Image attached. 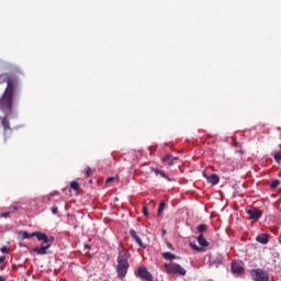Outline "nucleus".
<instances>
[{
  "mask_svg": "<svg viewBox=\"0 0 281 281\" xmlns=\"http://www.w3.org/2000/svg\"><path fill=\"white\" fill-rule=\"evenodd\" d=\"M7 88L0 98V111L4 113L1 117V125L3 127V143L8 144V139L12 137V127L10 126V115H12V101L14 100V93L16 87H19V78L8 72L0 74V85H5Z\"/></svg>",
  "mask_w": 281,
  "mask_h": 281,
  "instance_id": "obj_1",
  "label": "nucleus"
},
{
  "mask_svg": "<svg viewBox=\"0 0 281 281\" xmlns=\"http://www.w3.org/2000/svg\"><path fill=\"white\" fill-rule=\"evenodd\" d=\"M37 240H42L41 247H34L32 251L34 254H37V256H45L47 255V249L52 247V244L54 243V237H47V234L45 233H40L37 235Z\"/></svg>",
  "mask_w": 281,
  "mask_h": 281,
  "instance_id": "obj_2",
  "label": "nucleus"
},
{
  "mask_svg": "<svg viewBox=\"0 0 281 281\" xmlns=\"http://www.w3.org/2000/svg\"><path fill=\"white\" fill-rule=\"evenodd\" d=\"M166 273L172 274V276H186L188 271L184 270L183 267L179 263L170 262L164 265Z\"/></svg>",
  "mask_w": 281,
  "mask_h": 281,
  "instance_id": "obj_3",
  "label": "nucleus"
},
{
  "mask_svg": "<svg viewBox=\"0 0 281 281\" xmlns=\"http://www.w3.org/2000/svg\"><path fill=\"white\" fill-rule=\"evenodd\" d=\"M248 273H250L254 281H269V272H267L265 269H251L248 270Z\"/></svg>",
  "mask_w": 281,
  "mask_h": 281,
  "instance_id": "obj_4",
  "label": "nucleus"
},
{
  "mask_svg": "<svg viewBox=\"0 0 281 281\" xmlns=\"http://www.w3.org/2000/svg\"><path fill=\"white\" fill-rule=\"evenodd\" d=\"M136 276L140 278V280L153 281V274L146 267H138Z\"/></svg>",
  "mask_w": 281,
  "mask_h": 281,
  "instance_id": "obj_5",
  "label": "nucleus"
},
{
  "mask_svg": "<svg viewBox=\"0 0 281 281\" xmlns=\"http://www.w3.org/2000/svg\"><path fill=\"white\" fill-rule=\"evenodd\" d=\"M128 267H131L130 263H117L116 265V273H117L120 280H123L126 278V273H128Z\"/></svg>",
  "mask_w": 281,
  "mask_h": 281,
  "instance_id": "obj_6",
  "label": "nucleus"
},
{
  "mask_svg": "<svg viewBox=\"0 0 281 281\" xmlns=\"http://www.w3.org/2000/svg\"><path fill=\"white\" fill-rule=\"evenodd\" d=\"M246 213L248 214L251 221H259L260 217L262 216V211H260V209L258 207H251L247 210Z\"/></svg>",
  "mask_w": 281,
  "mask_h": 281,
  "instance_id": "obj_7",
  "label": "nucleus"
},
{
  "mask_svg": "<svg viewBox=\"0 0 281 281\" xmlns=\"http://www.w3.org/2000/svg\"><path fill=\"white\" fill-rule=\"evenodd\" d=\"M130 258H131V255L128 254V250H126V249L123 248V249L119 252L116 262H117V263H128V259H130Z\"/></svg>",
  "mask_w": 281,
  "mask_h": 281,
  "instance_id": "obj_8",
  "label": "nucleus"
},
{
  "mask_svg": "<svg viewBox=\"0 0 281 281\" xmlns=\"http://www.w3.org/2000/svg\"><path fill=\"white\" fill-rule=\"evenodd\" d=\"M178 159V157H175L171 154H167L162 158V164H165V166H175V161H177Z\"/></svg>",
  "mask_w": 281,
  "mask_h": 281,
  "instance_id": "obj_9",
  "label": "nucleus"
},
{
  "mask_svg": "<svg viewBox=\"0 0 281 281\" xmlns=\"http://www.w3.org/2000/svg\"><path fill=\"white\" fill-rule=\"evenodd\" d=\"M204 177L211 186H218V182L221 181V178H218V175L216 173H212L211 176L204 173Z\"/></svg>",
  "mask_w": 281,
  "mask_h": 281,
  "instance_id": "obj_10",
  "label": "nucleus"
},
{
  "mask_svg": "<svg viewBox=\"0 0 281 281\" xmlns=\"http://www.w3.org/2000/svg\"><path fill=\"white\" fill-rule=\"evenodd\" d=\"M38 234H41V232H34V233H27L26 231L20 232V236H21L22 240L34 238V236L36 238H38Z\"/></svg>",
  "mask_w": 281,
  "mask_h": 281,
  "instance_id": "obj_11",
  "label": "nucleus"
},
{
  "mask_svg": "<svg viewBox=\"0 0 281 281\" xmlns=\"http://www.w3.org/2000/svg\"><path fill=\"white\" fill-rule=\"evenodd\" d=\"M130 235L134 238L135 243H137V245L139 247L146 248V246L142 241V238H139V236L137 235V232H135V229H130Z\"/></svg>",
  "mask_w": 281,
  "mask_h": 281,
  "instance_id": "obj_12",
  "label": "nucleus"
},
{
  "mask_svg": "<svg viewBox=\"0 0 281 281\" xmlns=\"http://www.w3.org/2000/svg\"><path fill=\"white\" fill-rule=\"evenodd\" d=\"M231 269L233 273H243V263L235 261L232 263Z\"/></svg>",
  "mask_w": 281,
  "mask_h": 281,
  "instance_id": "obj_13",
  "label": "nucleus"
},
{
  "mask_svg": "<svg viewBox=\"0 0 281 281\" xmlns=\"http://www.w3.org/2000/svg\"><path fill=\"white\" fill-rule=\"evenodd\" d=\"M257 243H260L261 245H267L269 243V235L267 234H260L256 238Z\"/></svg>",
  "mask_w": 281,
  "mask_h": 281,
  "instance_id": "obj_14",
  "label": "nucleus"
},
{
  "mask_svg": "<svg viewBox=\"0 0 281 281\" xmlns=\"http://www.w3.org/2000/svg\"><path fill=\"white\" fill-rule=\"evenodd\" d=\"M200 247H210V243L205 239V237L203 236V234H200L196 238Z\"/></svg>",
  "mask_w": 281,
  "mask_h": 281,
  "instance_id": "obj_15",
  "label": "nucleus"
},
{
  "mask_svg": "<svg viewBox=\"0 0 281 281\" xmlns=\"http://www.w3.org/2000/svg\"><path fill=\"white\" fill-rule=\"evenodd\" d=\"M151 170H153V172H155V175H159L162 179H166L167 181H172V179H170V177H168L166 171L159 170V169H151Z\"/></svg>",
  "mask_w": 281,
  "mask_h": 281,
  "instance_id": "obj_16",
  "label": "nucleus"
},
{
  "mask_svg": "<svg viewBox=\"0 0 281 281\" xmlns=\"http://www.w3.org/2000/svg\"><path fill=\"white\" fill-rule=\"evenodd\" d=\"M161 256L165 260H177V259H179V257H177V255H175L170 251L162 252Z\"/></svg>",
  "mask_w": 281,
  "mask_h": 281,
  "instance_id": "obj_17",
  "label": "nucleus"
},
{
  "mask_svg": "<svg viewBox=\"0 0 281 281\" xmlns=\"http://www.w3.org/2000/svg\"><path fill=\"white\" fill-rule=\"evenodd\" d=\"M70 188L71 190H75V192H78L80 190V183L78 181H71Z\"/></svg>",
  "mask_w": 281,
  "mask_h": 281,
  "instance_id": "obj_18",
  "label": "nucleus"
},
{
  "mask_svg": "<svg viewBox=\"0 0 281 281\" xmlns=\"http://www.w3.org/2000/svg\"><path fill=\"white\" fill-rule=\"evenodd\" d=\"M189 245H190L191 249H193V251H199V252L205 251V249H203V247H199L196 244L190 243Z\"/></svg>",
  "mask_w": 281,
  "mask_h": 281,
  "instance_id": "obj_19",
  "label": "nucleus"
},
{
  "mask_svg": "<svg viewBox=\"0 0 281 281\" xmlns=\"http://www.w3.org/2000/svg\"><path fill=\"white\" fill-rule=\"evenodd\" d=\"M196 229L200 234H203V232H207V225L206 224H200V225H198Z\"/></svg>",
  "mask_w": 281,
  "mask_h": 281,
  "instance_id": "obj_20",
  "label": "nucleus"
},
{
  "mask_svg": "<svg viewBox=\"0 0 281 281\" xmlns=\"http://www.w3.org/2000/svg\"><path fill=\"white\" fill-rule=\"evenodd\" d=\"M164 210H166V202L161 201L158 206V215H161L164 213Z\"/></svg>",
  "mask_w": 281,
  "mask_h": 281,
  "instance_id": "obj_21",
  "label": "nucleus"
},
{
  "mask_svg": "<svg viewBox=\"0 0 281 281\" xmlns=\"http://www.w3.org/2000/svg\"><path fill=\"white\" fill-rule=\"evenodd\" d=\"M16 210H21V203L16 202L15 204L12 205V210L9 211L11 212V214H14V212H16Z\"/></svg>",
  "mask_w": 281,
  "mask_h": 281,
  "instance_id": "obj_22",
  "label": "nucleus"
},
{
  "mask_svg": "<svg viewBox=\"0 0 281 281\" xmlns=\"http://www.w3.org/2000/svg\"><path fill=\"white\" fill-rule=\"evenodd\" d=\"M273 157H274V161L277 164H280V161H281V150L274 153Z\"/></svg>",
  "mask_w": 281,
  "mask_h": 281,
  "instance_id": "obj_23",
  "label": "nucleus"
},
{
  "mask_svg": "<svg viewBox=\"0 0 281 281\" xmlns=\"http://www.w3.org/2000/svg\"><path fill=\"white\" fill-rule=\"evenodd\" d=\"M278 186H280V180H273L270 184V188L272 190H276V188H278Z\"/></svg>",
  "mask_w": 281,
  "mask_h": 281,
  "instance_id": "obj_24",
  "label": "nucleus"
},
{
  "mask_svg": "<svg viewBox=\"0 0 281 281\" xmlns=\"http://www.w3.org/2000/svg\"><path fill=\"white\" fill-rule=\"evenodd\" d=\"M10 214H11L10 211L9 212H3V213L0 214V217L1 218H8V216H10Z\"/></svg>",
  "mask_w": 281,
  "mask_h": 281,
  "instance_id": "obj_25",
  "label": "nucleus"
},
{
  "mask_svg": "<svg viewBox=\"0 0 281 281\" xmlns=\"http://www.w3.org/2000/svg\"><path fill=\"white\" fill-rule=\"evenodd\" d=\"M143 216H148V206H143Z\"/></svg>",
  "mask_w": 281,
  "mask_h": 281,
  "instance_id": "obj_26",
  "label": "nucleus"
},
{
  "mask_svg": "<svg viewBox=\"0 0 281 281\" xmlns=\"http://www.w3.org/2000/svg\"><path fill=\"white\" fill-rule=\"evenodd\" d=\"M86 175H87V177H91V175H93V170L90 167H88Z\"/></svg>",
  "mask_w": 281,
  "mask_h": 281,
  "instance_id": "obj_27",
  "label": "nucleus"
},
{
  "mask_svg": "<svg viewBox=\"0 0 281 281\" xmlns=\"http://www.w3.org/2000/svg\"><path fill=\"white\" fill-rule=\"evenodd\" d=\"M0 251H1L2 254H8V246H2L1 249H0Z\"/></svg>",
  "mask_w": 281,
  "mask_h": 281,
  "instance_id": "obj_28",
  "label": "nucleus"
},
{
  "mask_svg": "<svg viewBox=\"0 0 281 281\" xmlns=\"http://www.w3.org/2000/svg\"><path fill=\"white\" fill-rule=\"evenodd\" d=\"M113 181H115V178L110 177L106 179L105 183H113Z\"/></svg>",
  "mask_w": 281,
  "mask_h": 281,
  "instance_id": "obj_29",
  "label": "nucleus"
},
{
  "mask_svg": "<svg viewBox=\"0 0 281 281\" xmlns=\"http://www.w3.org/2000/svg\"><path fill=\"white\" fill-rule=\"evenodd\" d=\"M52 212H53V214H58V206H53L52 207Z\"/></svg>",
  "mask_w": 281,
  "mask_h": 281,
  "instance_id": "obj_30",
  "label": "nucleus"
},
{
  "mask_svg": "<svg viewBox=\"0 0 281 281\" xmlns=\"http://www.w3.org/2000/svg\"><path fill=\"white\" fill-rule=\"evenodd\" d=\"M3 262H5V256L0 257V265H3Z\"/></svg>",
  "mask_w": 281,
  "mask_h": 281,
  "instance_id": "obj_31",
  "label": "nucleus"
},
{
  "mask_svg": "<svg viewBox=\"0 0 281 281\" xmlns=\"http://www.w3.org/2000/svg\"><path fill=\"white\" fill-rule=\"evenodd\" d=\"M167 247H168L169 249H172V244L168 243V244H167Z\"/></svg>",
  "mask_w": 281,
  "mask_h": 281,
  "instance_id": "obj_32",
  "label": "nucleus"
},
{
  "mask_svg": "<svg viewBox=\"0 0 281 281\" xmlns=\"http://www.w3.org/2000/svg\"><path fill=\"white\" fill-rule=\"evenodd\" d=\"M86 249H91V246L85 245Z\"/></svg>",
  "mask_w": 281,
  "mask_h": 281,
  "instance_id": "obj_33",
  "label": "nucleus"
},
{
  "mask_svg": "<svg viewBox=\"0 0 281 281\" xmlns=\"http://www.w3.org/2000/svg\"><path fill=\"white\" fill-rule=\"evenodd\" d=\"M0 281H5V278H3V277H0Z\"/></svg>",
  "mask_w": 281,
  "mask_h": 281,
  "instance_id": "obj_34",
  "label": "nucleus"
}]
</instances>
